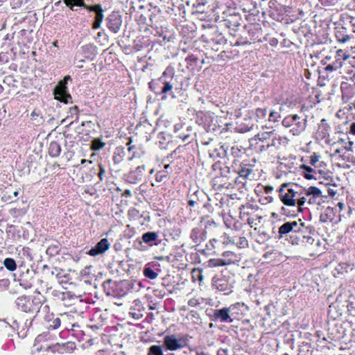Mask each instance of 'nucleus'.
I'll use <instances>...</instances> for the list:
<instances>
[{"label": "nucleus", "instance_id": "18", "mask_svg": "<svg viewBox=\"0 0 355 355\" xmlns=\"http://www.w3.org/2000/svg\"><path fill=\"white\" fill-rule=\"evenodd\" d=\"M330 126L327 123L326 119H322L318 124V128L316 132L317 137L324 139L329 136Z\"/></svg>", "mask_w": 355, "mask_h": 355}, {"label": "nucleus", "instance_id": "28", "mask_svg": "<svg viewBox=\"0 0 355 355\" xmlns=\"http://www.w3.org/2000/svg\"><path fill=\"white\" fill-rule=\"evenodd\" d=\"M3 265L10 271H14L17 268L15 261L12 258H6L3 261Z\"/></svg>", "mask_w": 355, "mask_h": 355}, {"label": "nucleus", "instance_id": "31", "mask_svg": "<svg viewBox=\"0 0 355 355\" xmlns=\"http://www.w3.org/2000/svg\"><path fill=\"white\" fill-rule=\"evenodd\" d=\"M143 272L144 276L150 279H155L158 276V274L150 267H145Z\"/></svg>", "mask_w": 355, "mask_h": 355}, {"label": "nucleus", "instance_id": "21", "mask_svg": "<svg viewBox=\"0 0 355 355\" xmlns=\"http://www.w3.org/2000/svg\"><path fill=\"white\" fill-rule=\"evenodd\" d=\"M61 146L56 141H51L49 147V154L52 157H57L60 155Z\"/></svg>", "mask_w": 355, "mask_h": 355}, {"label": "nucleus", "instance_id": "44", "mask_svg": "<svg viewBox=\"0 0 355 355\" xmlns=\"http://www.w3.org/2000/svg\"><path fill=\"white\" fill-rule=\"evenodd\" d=\"M319 158H320V155L315 154V153H313V155H311L310 157V164L316 167V164L317 162L319 161Z\"/></svg>", "mask_w": 355, "mask_h": 355}, {"label": "nucleus", "instance_id": "39", "mask_svg": "<svg viewBox=\"0 0 355 355\" xmlns=\"http://www.w3.org/2000/svg\"><path fill=\"white\" fill-rule=\"evenodd\" d=\"M218 224L213 220L207 218L205 221V228L206 230L217 227Z\"/></svg>", "mask_w": 355, "mask_h": 355}, {"label": "nucleus", "instance_id": "1", "mask_svg": "<svg viewBox=\"0 0 355 355\" xmlns=\"http://www.w3.org/2000/svg\"><path fill=\"white\" fill-rule=\"evenodd\" d=\"M250 143L251 146H254L255 150L261 153L270 148L278 150L282 146H286L288 139L286 137L278 135L275 130H271L258 132L250 139Z\"/></svg>", "mask_w": 355, "mask_h": 355}, {"label": "nucleus", "instance_id": "11", "mask_svg": "<svg viewBox=\"0 0 355 355\" xmlns=\"http://www.w3.org/2000/svg\"><path fill=\"white\" fill-rule=\"evenodd\" d=\"M234 320V318L230 313V310L227 307L214 310L213 315L211 316V320L222 323H231Z\"/></svg>", "mask_w": 355, "mask_h": 355}, {"label": "nucleus", "instance_id": "33", "mask_svg": "<svg viewBox=\"0 0 355 355\" xmlns=\"http://www.w3.org/2000/svg\"><path fill=\"white\" fill-rule=\"evenodd\" d=\"M280 118L281 114L279 111L270 110L268 119L270 122H276L278 121Z\"/></svg>", "mask_w": 355, "mask_h": 355}, {"label": "nucleus", "instance_id": "62", "mask_svg": "<svg viewBox=\"0 0 355 355\" xmlns=\"http://www.w3.org/2000/svg\"><path fill=\"white\" fill-rule=\"evenodd\" d=\"M196 300H194V299L190 300L189 301V302H188V304H189V306H195V305H196Z\"/></svg>", "mask_w": 355, "mask_h": 355}, {"label": "nucleus", "instance_id": "59", "mask_svg": "<svg viewBox=\"0 0 355 355\" xmlns=\"http://www.w3.org/2000/svg\"><path fill=\"white\" fill-rule=\"evenodd\" d=\"M350 132L355 135V122L350 125Z\"/></svg>", "mask_w": 355, "mask_h": 355}, {"label": "nucleus", "instance_id": "17", "mask_svg": "<svg viewBox=\"0 0 355 355\" xmlns=\"http://www.w3.org/2000/svg\"><path fill=\"white\" fill-rule=\"evenodd\" d=\"M15 304L18 309H21L24 312L32 311V302L29 297L26 295H22L17 298Z\"/></svg>", "mask_w": 355, "mask_h": 355}, {"label": "nucleus", "instance_id": "51", "mask_svg": "<svg viewBox=\"0 0 355 355\" xmlns=\"http://www.w3.org/2000/svg\"><path fill=\"white\" fill-rule=\"evenodd\" d=\"M273 187L270 185H267L263 187L264 192L267 194L270 193L273 191Z\"/></svg>", "mask_w": 355, "mask_h": 355}, {"label": "nucleus", "instance_id": "26", "mask_svg": "<svg viewBox=\"0 0 355 355\" xmlns=\"http://www.w3.org/2000/svg\"><path fill=\"white\" fill-rule=\"evenodd\" d=\"M228 263L222 259H211L207 261L209 267H218L227 265Z\"/></svg>", "mask_w": 355, "mask_h": 355}, {"label": "nucleus", "instance_id": "53", "mask_svg": "<svg viewBox=\"0 0 355 355\" xmlns=\"http://www.w3.org/2000/svg\"><path fill=\"white\" fill-rule=\"evenodd\" d=\"M216 355H228L227 349L220 348L218 350Z\"/></svg>", "mask_w": 355, "mask_h": 355}, {"label": "nucleus", "instance_id": "20", "mask_svg": "<svg viewBox=\"0 0 355 355\" xmlns=\"http://www.w3.org/2000/svg\"><path fill=\"white\" fill-rule=\"evenodd\" d=\"M158 234L155 232H147L142 235L143 241L149 246L157 245L158 243L156 241L158 240Z\"/></svg>", "mask_w": 355, "mask_h": 355}, {"label": "nucleus", "instance_id": "58", "mask_svg": "<svg viewBox=\"0 0 355 355\" xmlns=\"http://www.w3.org/2000/svg\"><path fill=\"white\" fill-rule=\"evenodd\" d=\"M334 65L336 64H338V69H340L342 65H343V61L342 60H336V58H335V61L332 62Z\"/></svg>", "mask_w": 355, "mask_h": 355}, {"label": "nucleus", "instance_id": "41", "mask_svg": "<svg viewBox=\"0 0 355 355\" xmlns=\"http://www.w3.org/2000/svg\"><path fill=\"white\" fill-rule=\"evenodd\" d=\"M334 208H331V207H327L324 210V215L325 216H327V218H329V220L330 221H332L333 220V217H332V215H334Z\"/></svg>", "mask_w": 355, "mask_h": 355}, {"label": "nucleus", "instance_id": "50", "mask_svg": "<svg viewBox=\"0 0 355 355\" xmlns=\"http://www.w3.org/2000/svg\"><path fill=\"white\" fill-rule=\"evenodd\" d=\"M46 252H47V253H50V254H52V253H58V246H51V247H49V248L47 249Z\"/></svg>", "mask_w": 355, "mask_h": 355}, {"label": "nucleus", "instance_id": "25", "mask_svg": "<svg viewBox=\"0 0 355 355\" xmlns=\"http://www.w3.org/2000/svg\"><path fill=\"white\" fill-rule=\"evenodd\" d=\"M124 157V149L123 148H116L114 156L113 162L114 164H119L123 159Z\"/></svg>", "mask_w": 355, "mask_h": 355}, {"label": "nucleus", "instance_id": "13", "mask_svg": "<svg viewBox=\"0 0 355 355\" xmlns=\"http://www.w3.org/2000/svg\"><path fill=\"white\" fill-rule=\"evenodd\" d=\"M88 10L90 12H94L96 13L95 20L93 23V28H99L104 18L103 10L102 9L101 6L100 4L91 6L89 8H88Z\"/></svg>", "mask_w": 355, "mask_h": 355}, {"label": "nucleus", "instance_id": "7", "mask_svg": "<svg viewBox=\"0 0 355 355\" xmlns=\"http://www.w3.org/2000/svg\"><path fill=\"white\" fill-rule=\"evenodd\" d=\"M71 80L70 76H65L64 80H61L54 89L55 98L66 104L71 100V96L69 94L67 87V81Z\"/></svg>", "mask_w": 355, "mask_h": 355}, {"label": "nucleus", "instance_id": "38", "mask_svg": "<svg viewBox=\"0 0 355 355\" xmlns=\"http://www.w3.org/2000/svg\"><path fill=\"white\" fill-rule=\"evenodd\" d=\"M105 146V143H103L100 139H96L92 141V148L94 150H99L103 148Z\"/></svg>", "mask_w": 355, "mask_h": 355}, {"label": "nucleus", "instance_id": "4", "mask_svg": "<svg viewBox=\"0 0 355 355\" xmlns=\"http://www.w3.org/2000/svg\"><path fill=\"white\" fill-rule=\"evenodd\" d=\"M306 118L293 114L286 116L282 123L285 128H291L290 132L293 135H299L306 129Z\"/></svg>", "mask_w": 355, "mask_h": 355}, {"label": "nucleus", "instance_id": "55", "mask_svg": "<svg viewBox=\"0 0 355 355\" xmlns=\"http://www.w3.org/2000/svg\"><path fill=\"white\" fill-rule=\"evenodd\" d=\"M247 223L251 227H252L254 225V219L249 217L247 220Z\"/></svg>", "mask_w": 355, "mask_h": 355}, {"label": "nucleus", "instance_id": "49", "mask_svg": "<svg viewBox=\"0 0 355 355\" xmlns=\"http://www.w3.org/2000/svg\"><path fill=\"white\" fill-rule=\"evenodd\" d=\"M98 166H99L100 171L98 174V176L101 180H103L104 178V176H105V170L101 164H99Z\"/></svg>", "mask_w": 355, "mask_h": 355}, {"label": "nucleus", "instance_id": "40", "mask_svg": "<svg viewBox=\"0 0 355 355\" xmlns=\"http://www.w3.org/2000/svg\"><path fill=\"white\" fill-rule=\"evenodd\" d=\"M215 151L216 152V155L219 157H223L226 155V150L222 145H219L218 148L215 149Z\"/></svg>", "mask_w": 355, "mask_h": 355}, {"label": "nucleus", "instance_id": "56", "mask_svg": "<svg viewBox=\"0 0 355 355\" xmlns=\"http://www.w3.org/2000/svg\"><path fill=\"white\" fill-rule=\"evenodd\" d=\"M248 241L245 237L240 238V245L244 247L247 245Z\"/></svg>", "mask_w": 355, "mask_h": 355}, {"label": "nucleus", "instance_id": "52", "mask_svg": "<svg viewBox=\"0 0 355 355\" xmlns=\"http://www.w3.org/2000/svg\"><path fill=\"white\" fill-rule=\"evenodd\" d=\"M220 170L221 175L223 176H226L227 174L230 173V168L228 166H224L223 168H221Z\"/></svg>", "mask_w": 355, "mask_h": 355}, {"label": "nucleus", "instance_id": "57", "mask_svg": "<svg viewBox=\"0 0 355 355\" xmlns=\"http://www.w3.org/2000/svg\"><path fill=\"white\" fill-rule=\"evenodd\" d=\"M10 327L13 329H18L19 328V322L17 320H15V321H13V323Z\"/></svg>", "mask_w": 355, "mask_h": 355}, {"label": "nucleus", "instance_id": "35", "mask_svg": "<svg viewBox=\"0 0 355 355\" xmlns=\"http://www.w3.org/2000/svg\"><path fill=\"white\" fill-rule=\"evenodd\" d=\"M296 200V204L297 205V211L301 212L303 210V206L304 205L306 202V198L302 196L300 197V194L297 193V198H295Z\"/></svg>", "mask_w": 355, "mask_h": 355}, {"label": "nucleus", "instance_id": "29", "mask_svg": "<svg viewBox=\"0 0 355 355\" xmlns=\"http://www.w3.org/2000/svg\"><path fill=\"white\" fill-rule=\"evenodd\" d=\"M306 195L312 196L313 198H318L322 196V192L316 187H310L306 189Z\"/></svg>", "mask_w": 355, "mask_h": 355}, {"label": "nucleus", "instance_id": "14", "mask_svg": "<svg viewBox=\"0 0 355 355\" xmlns=\"http://www.w3.org/2000/svg\"><path fill=\"white\" fill-rule=\"evenodd\" d=\"M110 246V243L108 240L107 239H102L94 247L89 250L88 254L93 257L97 256L107 251Z\"/></svg>", "mask_w": 355, "mask_h": 355}, {"label": "nucleus", "instance_id": "23", "mask_svg": "<svg viewBox=\"0 0 355 355\" xmlns=\"http://www.w3.org/2000/svg\"><path fill=\"white\" fill-rule=\"evenodd\" d=\"M300 168H302L303 170L304 176L306 179H307V180L318 179L317 177L314 176V175L312 174L313 173L314 174H316V171L315 169H313V168H311V166L305 165V164H302L300 166Z\"/></svg>", "mask_w": 355, "mask_h": 355}, {"label": "nucleus", "instance_id": "15", "mask_svg": "<svg viewBox=\"0 0 355 355\" xmlns=\"http://www.w3.org/2000/svg\"><path fill=\"white\" fill-rule=\"evenodd\" d=\"M190 239L194 245H198L206 239V232L199 227L193 228L190 233Z\"/></svg>", "mask_w": 355, "mask_h": 355}, {"label": "nucleus", "instance_id": "48", "mask_svg": "<svg viewBox=\"0 0 355 355\" xmlns=\"http://www.w3.org/2000/svg\"><path fill=\"white\" fill-rule=\"evenodd\" d=\"M325 71H333L338 69V65H334L333 63L328 64L325 68Z\"/></svg>", "mask_w": 355, "mask_h": 355}, {"label": "nucleus", "instance_id": "46", "mask_svg": "<svg viewBox=\"0 0 355 355\" xmlns=\"http://www.w3.org/2000/svg\"><path fill=\"white\" fill-rule=\"evenodd\" d=\"M347 79L352 81L355 85V69L354 71L352 70L347 72Z\"/></svg>", "mask_w": 355, "mask_h": 355}, {"label": "nucleus", "instance_id": "61", "mask_svg": "<svg viewBox=\"0 0 355 355\" xmlns=\"http://www.w3.org/2000/svg\"><path fill=\"white\" fill-rule=\"evenodd\" d=\"M232 254H233L232 252H231V251H225V252H224L222 254V256L225 257H229V256L232 255Z\"/></svg>", "mask_w": 355, "mask_h": 355}, {"label": "nucleus", "instance_id": "36", "mask_svg": "<svg viewBox=\"0 0 355 355\" xmlns=\"http://www.w3.org/2000/svg\"><path fill=\"white\" fill-rule=\"evenodd\" d=\"M198 191H196L191 196L189 197L188 205L190 207H194L198 203L199 200L198 198Z\"/></svg>", "mask_w": 355, "mask_h": 355}, {"label": "nucleus", "instance_id": "64", "mask_svg": "<svg viewBox=\"0 0 355 355\" xmlns=\"http://www.w3.org/2000/svg\"><path fill=\"white\" fill-rule=\"evenodd\" d=\"M327 220H329V218H327V216H325L324 215V214H321V216H320V220H321V221H322V222H327Z\"/></svg>", "mask_w": 355, "mask_h": 355}, {"label": "nucleus", "instance_id": "8", "mask_svg": "<svg viewBox=\"0 0 355 355\" xmlns=\"http://www.w3.org/2000/svg\"><path fill=\"white\" fill-rule=\"evenodd\" d=\"M122 16L119 12H112L105 19L106 26L113 33H118L122 26Z\"/></svg>", "mask_w": 355, "mask_h": 355}, {"label": "nucleus", "instance_id": "34", "mask_svg": "<svg viewBox=\"0 0 355 355\" xmlns=\"http://www.w3.org/2000/svg\"><path fill=\"white\" fill-rule=\"evenodd\" d=\"M349 58V55L345 51L342 49H339L336 51L335 58L336 60H342L343 62L344 60H347Z\"/></svg>", "mask_w": 355, "mask_h": 355}, {"label": "nucleus", "instance_id": "60", "mask_svg": "<svg viewBox=\"0 0 355 355\" xmlns=\"http://www.w3.org/2000/svg\"><path fill=\"white\" fill-rule=\"evenodd\" d=\"M178 137L181 138L184 141H187L189 137V135H178Z\"/></svg>", "mask_w": 355, "mask_h": 355}, {"label": "nucleus", "instance_id": "3", "mask_svg": "<svg viewBox=\"0 0 355 355\" xmlns=\"http://www.w3.org/2000/svg\"><path fill=\"white\" fill-rule=\"evenodd\" d=\"M157 84L159 89L155 92L157 95H162V100H166L168 96L175 98L173 89H178L177 78L173 75H168V70L163 72L162 76L157 79Z\"/></svg>", "mask_w": 355, "mask_h": 355}, {"label": "nucleus", "instance_id": "43", "mask_svg": "<svg viewBox=\"0 0 355 355\" xmlns=\"http://www.w3.org/2000/svg\"><path fill=\"white\" fill-rule=\"evenodd\" d=\"M350 267V266L347 263H340L338 267L336 268V270L339 273H343L344 272H347V269Z\"/></svg>", "mask_w": 355, "mask_h": 355}, {"label": "nucleus", "instance_id": "9", "mask_svg": "<svg viewBox=\"0 0 355 355\" xmlns=\"http://www.w3.org/2000/svg\"><path fill=\"white\" fill-rule=\"evenodd\" d=\"M213 286L219 291L229 294L232 292V286L229 282V277L217 275L212 279Z\"/></svg>", "mask_w": 355, "mask_h": 355}, {"label": "nucleus", "instance_id": "32", "mask_svg": "<svg viewBox=\"0 0 355 355\" xmlns=\"http://www.w3.org/2000/svg\"><path fill=\"white\" fill-rule=\"evenodd\" d=\"M78 112H79V109H78V106L74 105V106L70 107L69 112V115L66 117L65 119L62 120V122H64V121H66L67 119H68L70 117L72 118L73 116V115L76 116V119H75L74 121H78V119H79Z\"/></svg>", "mask_w": 355, "mask_h": 355}, {"label": "nucleus", "instance_id": "16", "mask_svg": "<svg viewBox=\"0 0 355 355\" xmlns=\"http://www.w3.org/2000/svg\"><path fill=\"white\" fill-rule=\"evenodd\" d=\"M335 37L340 43H346L351 38L354 37L352 35L348 33L347 28L342 26L336 27Z\"/></svg>", "mask_w": 355, "mask_h": 355}, {"label": "nucleus", "instance_id": "2", "mask_svg": "<svg viewBox=\"0 0 355 355\" xmlns=\"http://www.w3.org/2000/svg\"><path fill=\"white\" fill-rule=\"evenodd\" d=\"M304 223L297 221H288L278 229V239H285L292 245L304 243L305 239Z\"/></svg>", "mask_w": 355, "mask_h": 355}, {"label": "nucleus", "instance_id": "47", "mask_svg": "<svg viewBox=\"0 0 355 355\" xmlns=\"http://www.w3.org/2000/svg\"><path fill=\"white\" fill-rule=\"evenodd\" d=\"M218 241L215 239H213L209 241V243L207 244V248L209 250H211L216 248L215 243H216Z\"/></svg>", "mask_w": 355, "mask_h": 355}, {"label": "nucleus", "instance_id": "42", "mask_svg": "<svg viewBox=\"0 0 355 355\" xmlns=\"http://www.w3.org/2000/svg\"><path fill=\"white\" fill-rule=\"evenodd\" d=\"M166 178H167V172L165 171H159L158 173H157L156 177H155L156 180L157 182H162V181L164 180Z\"/></svg>", "mask_w": 355, "mask_h": 355}, {"label": "nucleus", "instance_id": "27", "mask_svg": "<svg viewBox=\"0 0 355 355\" xmlns=\"http://www.w3.org/2000/svg\"><path fill=\"white\" fill-rule=\"evenodd\" d=\"M340 0H318V4L325 10L336 6Z\"/></svg>", "mask_w": 355, "mask_h": 355}, {"label": "nucleus", "instance_id": "54", "mask_svg": "<svg viewBox=\"0 0 355 355\" xmlns=\"http://www.w3.org/2000/svg\"><path fill=\"white\" fill-rule=\"evenodd\" d=\"M191 349H189V351H182L180 354H173V355H191Z\"/></svg>", "mask_w": 355, "mask_h": 355}, {"label": "nucleus", "instance_id": "22", "mask_svg": "<svg viewBox=\"0 0 355 355\" xmlns=\"http://www.w3.org/2000/svg\"><path fill=\"white\" fill-rule=\"evenodd\" d=\"M245 306L244 303L243 302H236L233 304H231L230 306L227 308L230 310V313L231 315L236 319V315L239 314V312L242 311V309Z\"/></svg>", "mask_w": 355, "mask_h": 355}, {"label": "nucleus", "instance_id": "63", "mask_svg": "<svg viewBox=\"0 0 355 355\" xmlns=\"http://www.w3.org/2000/svg\"><path fill=\"white\" fill-rule=\"evenodd\" d=\"M123 196H132V192H131V191H130V190H129V189H126V190L124 191Z\"/></svg>", "mask_w": 355, "mask_h": 355}, {"label": "nucleus", "instance_id": "6", "mask_svg": "<svg viewBox=\"0 0 355 355\" xmlns=\"http://www.w3.org/2000/svg\"><path fill=\"white\" fill-rule=\"evenodd\" d=\"M291 183H284L282 184L279 189V196L281 201L284 205L295 206L296 205V200L297 191H295L293 188L289 187Z\"/></svg>", "mask_w": 355, "mask_h": 355}, {"label": "nucleus", "instance_id": "5", "mask_svg": "<svg viewBox=\"0 0 355 355\" xmlns=\"http://www.w3.org/2000/svg\"><path fill=\"white\" fill-rule=\"evenodd\" d=\"M189 341L188 335L177 338L175 335H167L163 339V345L167 350L176 351L187 346Z\"/></svg>", "mask_w": 355, "mask_h": 355}, {"label": "nucleus", "instance_id": "24", "mask_svg": "<svg viewBox=\"0 0 355 355\" xmlns=\"http://www.w3.org/2000/svg\"><path fill=\"white\" fill-rule=\"evenodd\" d=\"M147 355H164L162 346L153 345L148 349Z\"/></svg>", "mask_w": 355, "mask_h": 355}, {"label": "nucleus", "instance_id": "10", "mask_svg": "<svg viewBox=\"0 0 355 355\" xmlns=\"http://www.w3.org/2000/svg\"><path fill=\"white\" fill-rule=\"evenodd\" d=\"M146 167L145 165L139 166L135 169L131 170L127 174H125V180L130 184H137L143 180L146 175Z\"/></svg>", "mask_w": 355, "mask_h": 355}, {"label": "nucleus", "instance_id": "12", "mask_svg": "<svg viewBox=\"0 0 355 355\" xmlns=\"http://www.w3.org/2000/svg\"><path fill=\"white\" fill-rule=\"evenodd\" d=\"M234 165L232 166L234 171L241 178L247 179L253 171L252 166L249 164L241 162L237 164L234 162Z\"/></svg>", "mask_w": 355, "mask_h": 355}, {"label": "nucleus", "instance_id": "45", "mask_svg": "<svg viewBox=\"0 0 355 355\" xmlns=\"http://www.w3.org/2000/svg\"><path fill=\"white\" fill-rule=\"evenodd\" d=\"M60 319L59 318H56L54 320H53L52 322L50 324V327L56 329L60 326Z\"/></svg>", "mask_w": 355, "mask_h": 355}, {"label": "nucleus", "instance_id": "19", "mask_svg": "<svg viewBox=\"0 0 355 355\" xmlns=\"http://www.w3.org/2000/svg\"><path fill=\"white\" fill-rule=\"evenodd\" d=\"M66 6H67L71 10L76 11L77 9L76 7H82L86 10H88L91 6L87 5L84 0H62Z\"/></svg>", "mask_w": 355, "mask_h": 355}, {"label": "nucleus", "instance_id": "30", "mask_svg": "<svg viewBox=\"0 0 355 355\" xmlns=\"http://www.w3.org/2000/svg\"><path fill=\"white\" fill-rule=\"evenodd\" d=\"M318 173L324 178V182H321V183L324 184L326 185L331 184V182H333V177L331 175V173L324 172L321 170H319Z\"/></svg>", "mask_w": 355, "mask_h": 355}, {"label": "nucleus", "instance_id": "37", "mask_svg": "<svg viewBox=\"0 0 355 355\" xmlns=\"http://www.w3.org/2000/svg\"><path fill=\"white\" fill-rule=\"evenodd\" d=\"M267 113H268L267 109L265 107L257 108L255 111L256 116L257 117L258 119H260V120L266 119V117L267 116Z\"/></svg>", "mask_w": 355, "mask_h": 355}]
</instances>
